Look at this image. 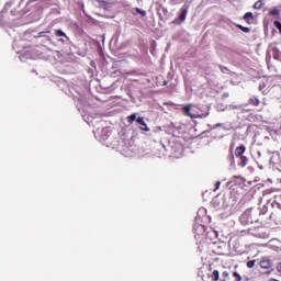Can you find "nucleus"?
Returning a JSON list of instances; mask_svg holds the SVG:
<instances>
[{"mask_svg": "<svg viewBox=\"0 0 281 281\" xmlns=\"http://www.w3.org/2000/svg\"><path fill=\"white\" fill-rule=\"evenodd\" d=\"M274 27H277V30H279V32L281 34V22L280 21H274Z\"/></svg>", "mask_w": 281, "mask_h": 281, "instance_id": "obj_22", "label": "nucleus"}, {"mask_svg": "<svg viewBox=\"0 0 281 281\" xmlns=\"http://www.w3.org/2000/svg\"><path fill=\"white\" fill-rule=\"evenodd\" d=\"M273 193V189H267L262 192L263 196H267L269 194H272Z\"/></svg>", "mask_w": 281, "mask_h": 281, "instance_id": "obj_21", "label": "nucleus"}, {"mask_svg": "<svg viewBox=\"0 0 281 281\" xmlns=\"http://www.w3.org/2000/svg\"><path fill=\"white\" fill-rule=\"evenodd\" d=\"M182 111L184 115H187L188 117H191V120L203 119L210 115V112H206L205 114L199 113L196 105H193V104L184 105Z\"/></svg>", "mask_w": 281, "mask_h": 281, "instance_id": "obj_1", "label": "nucleus"}, {"mask_svg": "<svg viewBox=\"0 0 281 281\" xmlns=\"http://www.w3.org/2000/svg\"><path fill=\"white\" fill-rule=\"evenodd\" d=\"M255 10H260L262 8V1H257L254 5Z\"/></svg>", "mask_w": 281, "mask_h": 281, "instance_id": "obj_18", "label": "nucleus"}, {"mask_svg": "<svg viewBox=\"0 0 281 281\" xmlns=\"http://www.w3.org/2000/svg\"><path fill=\"white\" fill-rule=\"evenodd\" d=\"M260 91H262V86H259Z\"/></svg>", "mask_w": 281, "mask_h": 281, "instance_id": "obj_35", "label": "nucleus"}, {"mask_svg": "<svg viewBox=\"0 0 281 281\" xmlns=\"http://www.w3.org/2000/svg\"><path fill=\"white\" fill-rule=\"evenodd\" d=\"M55 36H57V37H63L64 36V38L69 41V37H67V34H65V32H63V30L55 31Z\"/></svg>", "mask_w": 281, "mask_h": 281, "instance_id": "obj_11", "label": "nucleus"}, {"mask_svg": "<svg viewBox=\"0 0 281 281\" xmlns=\"http://www.w3.org/2000/svg\"><path fill=\"white\" fill-rule=\"evenodd\" d=\"M171 5H179L181 3V0H170Z\"/></svg>", "mask_w": 281, "mask_h": 281, "instance_id": "obj_23", "label": "nucleus"}, {"mask_svg": "<svg viewBox=\"0 0 281 281\" xmlns=\"http://www.w3.org/2000/svg\"><path fill=\"white\" fill-rule=\"evenodd\" d=\"M223 98H229V93H227V92L224 93V94H223Z\"/></svg>", "mask_w": 281, "mask_h": 281, "instance_id": "obj_32", "label": "nucleus"}, {"mask_svg": "<svg viewBox=\"0 0 281 281\" xmlns=\"http://www.w3.org/2000/svg\"><path fill=\"white\" fill-rule=\"evenodd\" d=\"M250 234H254V236H258V234L250 232Z\"/></svg>", "mask_w": 281, "mask_h": 281, "instance_id": "obj_33", "label": "nucleus"}, {"mask_svg": "<svg viewBox=\"0 0 281 281\" xmlns=\"http://www.w3.org/2000/svg\"><path fill=\"white\" fill-rule=\"evenodd\" d=\"M245 150H247V147L245 145H240L235 149V157H243L245 155Z\"/></svg>", "mask_w": 281, "mask_h": 281, "instance_id": "obj_8", "label": "nucleus"}, {"mask_svg": "<svg viewBox=\"0 0 281 281\" xmlns=\"http://www.w3.org/2000/svg\"><path fill=\"white\" fill-rule=\"evenodd\" d=\"M270 16H278L280 14V9L273 8L269 11Z\"/></svg>", "mask_w": 281, "mask_h": 281, "instance_id": "obj_14", "label": "nucleus"}, {"mask_svg": "<svg viewBox=\"0 0 281 281\" xmlns=\"http://www.w3.org/2000/svg\"><path fill=\"white\" fill-rule=\"evenodd\" d=\"M133 14H140V16H146V11H144L139 8H135V9H133Z\"/></svg>", "mask_w": 281, "mask_h": 281, "instance_id": "obj_13", "label": "nucleus"}, {"mask_svg": "<svg viewBox=\"0 0 281 281\" xmlns=\"http://www.w3.org/2000/svg\"><path fill=\"white\" fill-rule=\"evenodd\" d=\"M237 27L239 30H241V32H245V34H249V32H250V29L247 26H243V25L238 24Z\"/></svg>", "mask_w": 281, "mask_h": 281, "instance_id": "obj_15", "label": "nucleus"}, {"mask_svg": "<svg viewBox=\"0 0 281 281\" xmlns=\"http://www.w3.org/2000/svg\"><path fill=\"white\" fill-rule=\"evenodd\" d=\"M188 10H190V4H184L181 8L178 19L173 20L176 25H181V23L186 21V18L188 16Z\"/></svg>", "mask_w": 281, "mask_h": 281, "instance_id": "obj_5", "label": "nucleus"}, {"mask_svg": "<svg viewBox=\"0 0 281 281\" xmlns=\"http://www.w3.org/2000/svg\"><path fill=\"white\" fill-rule=\"evenodd\" d=\"M247 267H248V269H254V267H256V260H249L247 262Z\"/></svg>", "mask_w": 281, "mask_h": 281, "instance_id": "obj_17", "label": "nucleus"}, {"mask_svg": "<svg viewBox=\"0 0 281 281\" xmlns=\"http://www.w3.org/2000/svg\"><path fill=\"white\" fill-rule=\"evenodd\" d=\"M222 276H223V278H229V272L224 271V272L222 273Z\"/></svg>", "mask_w": 281, "mask_h": 281, "instance_id": "obj_26", "label": "nucleus"}, {"mask_svg": "<svg viewBox=\"0 0 281 281\" xmlns=\"http://www.w3.org/2000/svg\"><path fill=\"white\" fill-rule=\"evenodd\" d=\"M8 8H10V3H5L4 10H8Z\"/></svg>", "mask_w": 281, "mask_h": 281, "instance_id": "obj_31", "label": "nucleus"}, {"mask_svg": "<svg viewBox=\"0 0 281 281\" xmlns=\"http://www.w3.org/2000/svg\"><path fill=\"white\" fill-rule=\"evenodd\" d=\"M267 212V206H263V209L260 211V214H265Z\"/></svg>", "mask_w": 281, "mask_h": 281, "instance_id": "obj_29", "label": "nucleus"}, {"mask_svg": "<svg viewBox=\"0 0 281 281\" xmlns=\"http://www.w3.org/2000/svg\"><path fill=\"white\" fill-rule=\"evenodd\" d=\"M126 120H127L128 124H133V122H136V124L138 125L140 131H146V133H148L150 131V128L146 124V121H144V117H142V116L137 117V113L131 114L130 116H127Z\"/></svg>", "mask_w": 281, "mask_h": 281, "instance_id": "obj_2", "label": "nucleus"}, {"mask_svg": "<svg viewBox=\"0 0 281 281\" xmlns=\"http://www.w3.org/2000/svg\"><path fill=\"white\" fill-rule=\"evenodd\" d=\"M239 157H240L239 166L241 168H245V166H247V161H249V159L247 158V156H239Z\"/></svg>", "mask_w": 281, "mask_h": 281, "instance_id": "obj_12", "label": "nucleus"}, {"mask_svg": "<svg viewBox=\"0 0 281 281\" xmlns=\"http://www.w3.org/2000/svg\"><path fill=\"white\" fill-rule=\"evenodd\" d=\"M233 109H243V105H231Z\"/></svg>", "mask_w": 281, "mask_h": 281, "instance_id": "obj_28", "label": "nucleus"}, {"mask_svg": "<svg viewBox=\"0 0 281 281\" xmlns=\"http://www.w3.org/2000/svg\"><path fill=\"white\" fill-rule=\"evenodd\" d=\"M218 188H221V181H217V182L215 183L214 192H216V190H218Z\"/></svg>", "mask_w": 281, "mask_h": 281, "instance_id": "obj_24", "label": "nucleus"}, {"mask_svg": "<svg viewBox=\"0 0 281 281\" xmlns=\"http://www.w3.org/2000/svg\"><path fill=\"white\" fill-rule=\"evenodd\" d=\"M260 267L261 269H271L273 267V261H271L269 258H263L260 261Z\"/></svg>", "mask_w": 281, "mask_h": 281, "instance_id": "obj_7", "label": "nucleus"}, {"mask_svg": "<svg viewBox=\"0 0 281 281\" xmlns=\"http://www.w3.org/2000/svg\"><path fill=\"white\" fill-rule=\"evenodd\" d=\"M255 223H258V220H255Z\"/></svg>", "mask_w": 281, "mask_h": 281, "instance_id": "obj_37", "label": "nucleus"}, {"mask_svg": "<svg viewBox=\"0 0 281 281\" xmlns=\"http://www.w3.org/2000/svg\"><path fill=\"white\" fill-rule=\"evenodd\" d=\"M212 280L216 281L220 278L218 270H214L211 274Z\"/></svg>", "mask_w": 281, "mask_h": 281, "instance_id": "obj_16", "label": "nucleus"}, {"mask_svg": "<svg viewBox=\"0 0 281 281\" xmlns=\"http://www.w3.org/2000/svg\"><path fill=\"white\" fill-rule=\"evenodd\" d=\"M259 203H262V198H260V201H259Z\"/></svg>", "mask_w": 281, "mask_h": 281, "instance_id": "obj_36", "label": "nucleus"}, {"mask_svg": "<svg viewBox=\"0 0 281 281\" xmlns=\"http://www.w3.org/2000/svg\"><path fill=\"white\" fill-rule=\"evenodd\" d=\"M233 179H239L240 181H243V178H240L238 176H234Z\"/></svg>", "mask_w": 281, "mask_h": 281, "instance_id": "obj_30", "label": "nucleus"}, {"mask_svg": "<svg viewBox=\"0 0 281 281\" xmlns=\"http://www.w3.org/2000/svg\"><path fill=\"white\" fill-rule=\"evenodd\" d=\"M221 126H223V123H217V124L214 125L213 128H218V127H221Z\"/></svg>", "mask_w": 281, "mask_h": 281, "instance_id": "obj_27", "label": "nucleus"}, {"mask_svg": "<svg viewBox=\"0 0 281 281\" xmlns=\"http://www.w3.org/2000/svg\"><path fill=\"white\" fill-rule=\"evenodd\" d=\"M94 133V137L95 139H98L99 142H106V139H109V137H111V132H109V128L103 127V128H98L95 131H93Z\"/></svg>", "mask_w": 281, "mask_h": 281, "instance_id": "obj_3", "label": "nucleus"}, {"mask_svg": "<svg viewBox=\"0 0 281 281\" xmlns=\"http://www.w3.org/2000/svg\"><path fill=\"white\" fill-rule=\"evenodd\" d=\"M220 70L222 71V74H229V69L225 66H220Z\"/></svg>", "mask_w": 281, "mask_h": 281, "instance_id": "obj_20", "label": "nucleus"}, {"mask_svg": "<svg viewBox=\"0 0 281 281\" xmlns=\"http://www.w3.org/2000/svg\"><path fill=\"white\" fill-rule=\"evenodd\" d=\"M248 104H252V106H258V104H260V100H258V98H256V97H251L248 100Z\"/></svg>", "mask_w": 281, "mask_h": 281, "instance_id": "obj_10", "label": "nucleus"}, {"mask_svg": "<svg viewBox=\"0 0 281 281\" xmlns=\"http://www.w3.org/2000/svg\"><path fill=\"white\" fill-rule=\"evenodd\" d=\"M239 223L244 226L250 225V223H254V215L251 214V209L246 210L240 216H239Z\"/></svg>", "mask_w": 281, "mask_h": 281, "instance_id": "obj_4", "label": "nucleus"}, {"mask_svg": "<svg viewBox=\"0 0 281 281\" xmlns=\"http://www.w3.org/2000/svg\"><path fill=\"white\" fill-rule=\"evenodd\" d=\"M244 21H246V23H248L249 25H251V23H254V13L247 12V13L244 15Z\"/></svg>", "mask_w": 281, "mask_h": 281, "instance_id": "obj_9", "label": "nucleus"}, {"mask_svg": "<svg viewBox=\"0 0 281 281\" xmlns=\"http://www.w3.org/2000/svg\"><path fill=\"white\" fill-rule=\"evenodd\" d=\"M277 271H278L279 273H281V262H278V263H277Z\"/></svg>", "mask_w": 281, "mask_h": 281, "instance_id": "obj_25", "label": "nucleus"}, {"mask_svg": "<svg viewBox=\"0 0 281 281\" xmlns=\"http://www.w3.org/2000/svg\"><path fill=\"white\" fill-rule=\"evenodd\" d=\"M267 54L268 56H272L274 60H281V52L276 46H270Z\"/></svg>", "mask_w": 281, "mask_h": 281, "instance_id": "obj_6", "label": "nucleus"}, {"mask_svg": "<svg viewBox=\"0 0 281 281\" xmlns=\"http://www.w3.org/2000/svg\"><path fill=\"white\" fill-rule=\"evenodd\" d=\"M260 91H262V86H259Z\"/></svg>", "mask_w": 281, "mask_h": 281, "instance_id": "obj_34", "label": "nucleus"}, {"mask_svg": "<svg viewBox=\"0 0 281 281\" xmlns=\"http://www.w3.org/2000/svg\"><path fill=\"white\" fill-rule=\"evenodd\" d=\"M233 276L235 278V281H243V277H240L238 272H234Z\"/></svg>", "mask_w": 281, "mask_h": 281, "instance_id": "obj_19", "label": "nucleus"}]
</instances>
